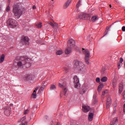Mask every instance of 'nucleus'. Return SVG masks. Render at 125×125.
Returning <instances> with one entry per match:
<instances>
[{
    "instance_id": "f257e3e1",
    "label": "nucleus",
    "mask_w": 125,
    "mask_h": 125,
    "mask_svg": "<svg viewBox=\"0 0 125 125\" xmlns=\"http://www.w3.org/2000/svg\"><path fill=\"white\" fill-rule=\"evenodd\" d=\"M17 66L19 68H29L31 67V59L29 58L21 57L20 60L17 62Z\"/></svg>"
},
{
    "instance_id": "f03ea898",
    "label": "nucleus",
    "mask_w": 125,
    "mask_h": 125,
    "mask_svg": "<svg viewBox=\"0 0 125 125\" xmlns=\"http://www.w3.org/2000/svg\"><path fill=\"white\" fill-rule=\"evenodd\" d=\"M74 67L82 73H85L86 72V67L83 64V62L79 61L78 60H75L73 62Z\"/></svg>"
},
{
    "instance_id": "7ed1b4c3",
    "label": "nucleus",
    "mask_w": 125,
    "mask_h": 125,
    "mask_svg": "<svg viewBox=\"0 0 125 125\" xmlns=\"http://www.w3.org/2000/svg\"><path fill=\"white\" fill-rule=\"evenodd\" d=\"M23 8H20L19 5L16 4L13 5L12 12L18 19L21 17L22 14H23Z\"/></svg>"
},
{
    "instance_id": "20e7f679",
    "label": "nucleus",
    "mask_w": 125,
    "mask_h": 125,
    "mask_svg": "<svg viewBox=\"0 0 125 125\" xmlns=\"http://www.w3.org/2000/svg\"><path fill=\"white\" fill-rule=\"evenodd\" d=\"M7 24L8 27L12 28V29H14V28L18 26V22L17 21L12 18H10L7 20Z\"/></svg>"
},
{
    "instance_id": "39448f33",
    "label": "nucleus",
    "mask_w": 125,
    "mask_h": 125,
    "mask_svg": "<svg viewBox=\"0 0 125 125\" xmlns=\"http://www.w3.org/2000/svg\"><path fill=\"white\" fill-rule=\"evenodd\" d=\"M84 54L85 55L84 60L86 64H89V58L90 57V54L88 50H85L83 51Z\"/></svg>"
},
{
    "instance_id": "423d86ee",
    "label": "nucleus",
    "mask_w": 125,
    "mask_h": 125,
    "mask_svg": "<svg viewBox=\"0 0 125 125\" xmlns=\"http://www.w3.org/2000/svg\"><path fill=\"white\" fill-rule=\"evenodd\" d=\"M89 88V86H88V84L87 83H84L83 86L82 88L79 91V93L80 94H84L85 92H86V90H87Z\"/></svg>"
},
{
    "instance_id": "0eeeda50",
    "label": "nucleus",
    "mask_w": 125,
    "mask_h": 125,
    "mask_svg": "<svg viewBox=\"0 0 125 125\" xmlns=\"http://www.w3.org/2000/svg\"><path fill=\"white\" fill-rule=\"evenodd\" d=\"M90 17V15L86 14L85 13H81L78 15V18L79 19H82L83 20H86Z\"/></svg>"
},
{
    "instance_id": "6e6552de",
    "label": "nucleus",
    "mask_w": 125,
    "mask_h": 125,
    "mask_svg": "<svg viewBox=\"0 0 125 125\" xmlns=\"http://www.w3.org/2000/svg\"><path fill=\"white\" fill-rule=\"evenodd\" d=\"M63 82L62 80L60 81L59 83V86L60 87H62L63 89V95H65L67 93V87H66V84Z\"/></svg>"
},
{
    "instance_id": "1a4fd4ad",
    "label": "nucleus",
    "mask_w": 125,
    "mask_h": 125,
    "mask_svg": "<svg viewBox=\"0 0 125 125\" xmlns=\"http://www.w3.org/2000/svg\"><path fill=\"white\" fill-rule=\"evenodd\" d=\"M67 46L68 48H74L76 46V42L73 39L69 40L67 42Z\"/></svg>"
},
{
    "instance_id": "9d476101",
    "label": "nucleus",
    "mask_w": 125,
    "mask_h": 125,
    "mask_svg": "<svg viewBox=\"0 0 125 125\" xmlns=\"http://www.w3.org/2000/svg\"><path fill=\"white\" fill-rule=\"evenodd\" d=\"M74 86L75 88H78L79 86H80V80L78 78V76H75L74 77Z\"/></svg>"
},
{
    "instance_id": "9b49d317",
    "label": "nucleus",
    "mask_w": 125,
    "mask_h": 125,
    "mask_svg": "<svg viewBox=\"0 0 125 125\" xmlns=\"http://www.w3.org/2000/svg\"><path fill=\"white\" fill-rule=\"evenodd\" d=\"M29 38L27 36H23L21 39V42L23 43V44H25V45H29L30 43Z\"/></svg>"
},
{
    "instance_id": "f8f14e48",
    "label": "nucleus",
    "mask_w": 125,
    "mask_h": 125,
    "mask_svg": "<svg viewBox=\"0 0 125 125\" xmlns=\"http://www.w3.org/2000/svg\"><path fill=\"white\" fill-rule=\"evenodd\" d=\"M34 79H35V75H27L24 78V81L26 82H30V81H32Z\"/></svg>"
},
{
    "instance_id": "ddd939ff",
    "label": "nucleus",
    "mask_w": 125,
    "mask_h": 125,
    "mask_svg": "<svg viewBox=\"0 0 125 125\" xmlns=\"http://www.w3.org/2000/svg\"><path fill=\"white\" fill-rule=\"evenodd\" d=\"M11 109L9 106H5L4 108V113L6 116H9L10 115V111Z\"/></svg>"
},
{
    "instance_id": "4468645a",
    "label": "nucleus",
    "mask_w": 125,
    "mask_h": 125,
    "mask_svg": "<svg viewBox=\"0 0 125 125\" xmlns=\"http://www.w3.org/2000/svg\"><path fill=\"white\" fill-rule=\"evenodd\" d=\"M48 24L51 25L53 28H55V31H57L58 30V28H59V25H58V23L56 22H54V23H53L52 22H48Z\"/></svg>"
},
{
    "instance_id": "2eb2a0df",
    "label": "nucleus",
    "mask_w": 125,
    "mask_h": 125,
    "mask_svg": "<svg viewBox=\"0 0 125 125\" xmlns=\"http://www.w3.org/2000/svg\"><path fill=\"white\" fill-rule=\"evenodd\" d=\"M90 109V107H89V106H87L85 104H83L82 106V110L83 112H84L85 113H86L89 111Z\"/></svg>"
},
{
    "instance_id": "dca6fc26",
    "label": "nucleus",
    "mask_w": 125,
    "mask_h": 125,
    "mask_svg": "<svg viewBox=\"0 0 125 125\" xmlns=\"http://www.w3.org/2000/svg\"><path fill=\"white\" fill-rule=\"evenodd\" d=\"M112 99H111V97H108L106 100V108H109L110 107V105H111V103H112L111 101Z\"/></svg>"
},
{
    "instance_id": "f3484780",
    "label": "nucleus",
    "mask_w": 125,
    "mask_h": 125,
    "mask_svg": "<svg viewBox=\"0 0 125 125\" xmlns=\"http://www.w3.org/2000/svg\"><path fill=\"white\" fill-rule=\"evenodd\" d=\"M38 89H39V87H37V88H35V89L34 90L31 97L32 98H34L35 99V98H37V91H38Z\"/></svg>"
},
{
    "instance_id": "a211bd4d",
    "label": "nucleus",
    "mask_w": 125,
    "mask_h": 125,
    "mask_svg": "<svg viewBox=\"0 0 125 125\" xmlns=\"http://www.w3.org/2000/svg\"><path fill=\"white\" fill-rule=\"evenodd\" d=\"M123 90H124V83H120L119 86V91L120 94H121V93L123 92Z\"/></svg>"
},
{
    "instance_id": "6ab92c4d",
    "label": "nucleus",
    "mask_w": 125,
    "mask_h": 125,
    "mask_svg": "<svg viewBox=\"0 0 125 125\" xmlns=\"http://www.w3.org/2000/svg\"><path fill=\"white\" fill-rule=\"evenodd\" d=\"M70 3H71V0H68L63 5V8L66 9L70 5Z\"/></svg>"
},
{
    "instance_id": "aec40b11",
    "label": "nucleus",
    "mask_w": 125,
    "mask_h": 125,
    "mask_svg": "<svg viewBox=\"0 0 125 125\" xmlns=\"http://www.w3.org/2000/svg\"><path fill=\"white\" fill-rule=\"evenodd\" d=\"M118 123H119V120H118V117H115L113 118L112 121V125H117Z\"/></svg>"
},
{
    "instance_id": "412c9836",
    "label": "nucleus",
    "mask_w": 125,
    "mask_h": 125,
    "mask_svg": "<svg viewBox=\"0 0 125 125\" xmlns=\"http://www.w3.org/2000/svg\"><path fill=\"white\" fill-rule=\"evenodd\" d=\"M123 62H124V59L122 58H120V62L118 63V69L121 68V66H123Z\"/></svg>"
},
{
    "instance_id": "4be33fe9",
    "label": "nucleus",
    "mask_w": 125,
    "mask_h": 125,
    "mask_svg": "<svg viewBox=\"0 0 125 125\" xmlns=\"http://www.w3.org/2000/svg\"><path fill=\"white\" fill-rule=\"evenodd\" d=\"M93 114L92 113H90L88 115V120L90 121V122H91L92 120H93Z\"/></svg>"
},
{
    "instance_id": "5701e85b",
    "label": "nucleus",
    "mask_w": 125,
    "mask_h": 125,
    "mask_svg": "<svg viewBox=\"0 0 125 125\" xmlns=\"http://www.w3.org/2000/svg\"><path fill=\"white\" fill-rule=\"evenodd\" d=\"M98 20V16H93L91 18L92 22H96Z\"/></svg>"
},
{
    "instance_id": "b1692460",
    "label": "nucleus",
    "mask_w": 125,
    "mask_h": 125,
    "mask_svg": "<svg viewBox=\"0 0 125 125\" xmlns=\"http://www.w3.org/2000/svg\"><path fill=\"white\" fill-rule=\"evenodd\" d=\"M44 88H45V85H42V87H41L39 92H38V94H41L42 91H43Z\"/></svg>"
},
{
    "instance_id": "393cba45",
    "label": "nucleus",
    "mask_w": 125,
    "mask_h": 125,
    "mask_svg": "<svg viewBox=\"0 0 125 125\" xmlns=\"http://www.w3.org/2000/svg\"><path fill=\"white\" fill-rule=\"evenodd\" d=\"M73 48H70L68 47L65 49V54H70L71 53V52L72 51L71 49Z\"/></svg>"
},
{
    "instance_id": "a878e982",
    "label": "nucleus",
    "mask_w": 125,
    "mask_h": 125,
    "mask_svg": "<svg viewBox=\"0 0 125 125\" xmlns=\"http://www.w3.org/2000/svg\"><path fill=\"white\" fill-rule=\"evenodd\" d=\"M103 87H104V85H103V84H100L98 88V92H100V91H101V89H102Z\"/></svg>"
},
{
    "instance_id": "bb28decb",
    "label": "nucleus",
    "mask_w": 125,
    "mask_h": 125,
    "mask_svg": "<svg viewBox=\"0 0 125 125\" xmlns=\"http://www.w3.org/2000/svg\"><path fill=\"white\" fill-rule=\"evenodd\" d=\"M93 104H96L97 103V100L96 99V95H94L93 96Z\"/></svg>"
},
{
    "instance_id": "cd10ccee",
    "label": "nucleus",
    "mask_w": 125,
    "mask_h": 125,
    "mask_svg": "<svg viewBox=\"0 0 125 125\" xmlns=\"http://www.w3.org/2000/svg\"><path fill=\"white\" fill-rule=\"evenodd\" d=\"M56 54L57 55H62L63 54V51L62 50H59L56 51Z\"/></svg>"
},
{
    "instance_id": "c85d7f7f",
    "label": "nucleus",
    "mask_w": 125,
    "mask_h": 125,
    "mask_svg": "<svg viewBox=\"0 0 125 125\" xmlns=\"http://www.w3.org/2000/svg\"><path fill=\"white\" fill-rule=\"evenodd\" d=\"M4 55H2L0 57V63H2V62H3V61H4Z\"/></svg>"
},
{
    "instance_id": "c756f323",
    "label": "nucleus",
    "mask_w": 125,
    "mask_h": 125,
    "mask_svg": "<svg viewBox=\"0 0 125 125\" xmlns=\"http://www.w3.org/2000/svg\"><path fill=\"white\" fill-rule=\"evenodd\" d=\"M25 121H26V116H24L22 117L20 121H19V123H24V122H25Z\"/></svg>"
},
{
    "instance_id": "7c9ffc66",
    "label": "nucleus",
    "mask_w": 125,
    "mask_h": 125,
    "mask_svg": "<svg viewBox=\"0 0 125 125\" xmlns=\"http://www.w3.org/2000/svg\"><path fill=\"white\" fill-rule=\"evenodd\" d=\"M101 81L103 83H105V82H107V77H104L102 78Z\"/></svg>"
},
{
    "instance_id": "2f4dec72",
    "label": "nucleus",
    "mask_w": 125,
    "mask_h": 125,
    "mask_svg": "<svg viewBox=\"0 0 125 125\" xmlns=\"http://www.w3.org/2000/svg\"><path fill=\"white\" fill-rule=\"evenodd\" d=\"M50 90H55L56 89V86L54 85H52L50 88Z\"/></svg>"
},
{
    "instance_id": "473e14b6",
    "label": "nucleus",
    "mask_w": 125,
    "mask_h": 125,
    "mask_svg": "<svg viewBox=\"0 0 125 125\" xmlns=\"http://www.w3.org/2000/svg\"><path fill=\"white\" fill-rule=\"evenodd\" d=\"M81 2H82V0H79V1L76 4V8H79L81 6Z\"/></svg>"
},
{
    "instance_id": "72a5a7b5",
    "label": "nucleus",
    "mask_w": 125,
    "mask_h": 125,
    "mask_svg": "<svg viewBox=\"0 0 125 125\" xmlns=\"http://www.w3.org/2000/svg\"><path fill=\"white\" fill-rule=\"evenodd\" d=\"M2 37L3 38L1 37L0 39V40H2L3 42H4V41H5V40L7 39L6 36L3 35Z\"/></svg>"
},
{
    "instance_id": "f704fd0d",
    "label": "nucleus",
    "mask_w": 125,
    "mask_h": 125,
    "mask_svg": "<svg viewBox=\"0 0 125 125\" xmlns=\"http://www.w3.org/2000/svg\"><path fill=\"white\" fill-rule=\"evenodd\" d=\"M21 123V124L19 125H26L27 124H28V122L25 121L24 122H19Z\"/></svg>"
},
{
    "instance_id": "c9c22d12",
    "label": "nucleus",
    "mask_w": 125,
    "mask_h": 125,
    "mask_svg": "<svg viewBox=\"0 0 125 125\" xmlns=\"http://www.w3.org/2000/svg\"><path fill=\"white\" fill-rule=\"evenodd\" d=\"M36 27H37V28H42V23L40 22L39 23L37 24Z\"/></svg>"
},
{
    "instance_id": "e433bc0d",
    "label": "nucleus",
    "mask_w": 125,
    "mask_h": 125,
    "mask_svg": "<svg viewBox=\"0 0 125 125\" xmlns=\"http://www.w3.org/2000/svg\"><path fill=\"white\" fill-rule=\"evenodd\" d=\"M10 7L9 6V5H8L6 8V11L7 12H8L9 11H10Z\"/></svg>"
},
{
    "instance_id": "4c0bfd02",
    "label": "nucleus",
    "mask_w": 125,
    "mask_h": 125,
    "mask_svg": "<svg viewBox=\"0 0 125 125\" xmlns=\"http://www.w3.org/2000/svg\"><path fill=\"white\" fill-rule=\"evenodd\" d=\"M29 111H30V109H26V110L24 111V115H27V114H28V113H29Z\"/></svg>"
},
{
    "instance_id": "58836bf2",
    "label": "nucleus",
    "mask_w": 125,
    "mask_h": 125,
    "mask_svg": "<svg viewBox=\"0 0 125 125\" xmlns=\"http://www.w3.org/2000/svg\"><path fill=\"white\" fill-rule=\"evenodd\" d=\"M96 81L97 83H100V78H97L96 79Z\"/></svg>"
},
{
    "instance_id": "ea45409f",
    "label": "nucleus",
    "mask_w": 125,
    "mask_h": 125,
    "mask_svg": "<svg viewBox=\"0 0 125 125\" xmlns=\"http://www.w3.org/2000/svg\"><path fill=\"white\" fill-rule=\"evenodd\" d=\"M64 70L65 71V72H68L69 71L68 67H64Z\"/></svg>"
},
{
    "instance_id": "a19ab883",
    "label": "nucleus",
    "mask_w": 125,
    "mask_h": 125,
    "mask_svg": "<svg viewBox=\"0 0 125 125\" xmlns=\"http://www.w3.org/2000/svg\"><path fill=\"white\" fill-rule=\"evenodd\" d=\"M123 32H125V26H123L122 28Z\"/></svg>"
},
{
    "instance_id": "79ce46f5",
    "label": "nucleus",
    "mask_w": 125,
    "mask_h": 125,
    "mask_svg": "<svg viewBox=\"0 0 125 125\" xmlns=\"http://www.w3.org/2000/svg\"><path fill=\"white\" fill-rule=\"evenodd\" d=\"M109 31V30L108 29V28H106V30L105 31V35H107V34H108V32Z\"/></svg>"
},
{
    "instance_id": "37998d69",
    "label": "nucleus",
    "mask_w": 125,
    "mask_h": 125,
    "mask_svg": "<svg viewBox=\"0 0 125 125\" xmlns=\"http://www.w3.org/2000/svg\"><path fill=\"white\" fill-rule=\"evenodd\" d=\"M123 112L125 113V104L124 105Z\"/></svg>"
},
{
    "instance_id": "c03bdc74",
    "label": "nucleus",
    "mask_w": 125,
    "mask_h": 125,
    "mask_svg": "<svg viewBox=\"0 0 125 125\" xmlns=\"http://www.w3.org/2000/svg\"><path fill=\"white\" fill-rule=\"evenodd\" d=\"M123 98L125 99V91L123 93Z\"/></svg>"
},
{
    "instance_id": "a18cd8bd",
    "label": "nucleus",
    "mask_w": 125,
    "mask_h": 125,
    "mask_svg": "<svg viewBox=\"0 0 125 125\" xmlns=\"http://www.w3.org/2000/svg\"><path fill=\"white\" fill-rule=\"evenodd\" d=\"M105 93H106V91L103 92V95H105Z\"/></svg>"
},
{
    "instance_id": "49530a36",
    "label": "nucleus",
    "mask_w": 125,
    "mask_h": 125,
    "mask_svg": "<svg viewBox=\"0 0 125 125\" xmlns=\"http://www.w3.org/2000/svg\"><path fill=\"white\" fill-rule=\"evenodd\" d=\"M33 9H36V6H33Z\"/></svg>"
},
{
    "instance_id": "de8ad7c7",
    "label": "nucleus",
    "mask_w": 125,
    "mask_h": 125,
    "mask_svg": "<svg viewBox=\"0 0 125 125\" xmlns=\"http://www.w3.org/2000/svg\"><path fill=\"white\" fill-rule=\"evenodd\" d=\"M114 112L113 113H115V112H116V108H115L114 109Z\"/></svg>"
},
{
    "instance_id": "09e8293b",
    "label": "nucleus",
    "mask_w": 125,
    "mask_h": 125,
    "mask_svg": "<svg viewBox=\"0 0 125 125\" xmlns=\"http://www.w3.org/2000/svg\"><path fill=\"white\" fill-rule=\"evenodd\" d=\"M115 1H116V2H118L119 1L118 0H115Z\"/></svg>"
},
{
    "instance_id": "8fccbe9b",
    "label": "nucleus",
    "mask_w": 125,
    "mask_h": 125,
    "mask_svg": "<svg viewBox=\"0 0 125 125\" xmlns=\"http://www.w3.org/2000/svg\"><path fill=\"white\" fill-rule=\"evenodd\" d=\"M109 7H110V8L112 7V5L110 4L109 5Z\"/></svg>"
},
{
    "instance_id": "3c124183",
    "label": "nucleus",
    "mask_w": 125,
    "mask_h": 125,
    "mask_svg": "<svg viewBox=\"0 0 125 125\" xmlns=\"http://www.w3.org/2000/svg\"><path fill=\"white\" fill-rule=\"evenodd\" d=\"M113 87H114V88H115V87H116V86L115 85H114V84H113Z\"/></svg>"
},
{
    "instance_id": "603ef678",
    "label": "nucleus",
    "mask_w": 125,
    "mask_h": 125,
    "mask_svg": "<svg viewBox=\"0 0 125 125\" xmlns=\"http://www.w3.org/2000/svg\"><path fill=\"white\" fill-rule=\"evenodd\" d=\"M1 11V7H0V11Z\"/></svg>"
},
{
    "instance_id": "864d4df0",
    "label": "nucleus",
    "mask_w": 125,
    "mask_h": 125,
    "mask_svg": "<svg viewBox=\"0 0 125 125\" xmlns=\"http://www.w3.org/2000/svg\"><path fill=\"white\" fill-rule=\"evenodd\" d=\"M8 1L9 2H9H10V0H9Z\"/></svg>"
},
{
    "instance_id": "5fc2aeb1",
    "label": "nucleus",
    "mask_w": 125,
    "mask_h": 125,
    "mask_svg": "<svg viewBox=\"0 0 125 125\" xmlns=\"http://www.w3.org/2000/svg\"><path fill=\"white\" fill-rule=\"evenodd\" d=\"M52 0V1H53V0Z\"/></svg>"
},
{
    "instance_id": "6e6d98bb",
    "label": "nucleus",
    "mask_w": 125,
    "mask_h": 125,
    "mask_svg": "<svg viewBox=\"0 0 125 125\" xmlns=\"http://www.w3.org/2000/svg\"><path fill=\"white\" fill-rule=\"evenodd\" d=\"M103 72H104V70H103Z\"/></svg>"
}]
</instances>
